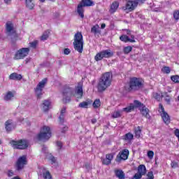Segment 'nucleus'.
I'll return each instance as SVG.
<instances>
[{"label": "nucleus", "mask_w": 179, "mask_h": 179, "mask_svg": "<svg viewBox=\"0 0 179 179\" xmlns=\"http://www.w3.org/2000/svg\"><path fill=\"white\" fill-rule=\"evenodd\" d=\"M106 28V24H102L101 25V29H105Z\"/></svg>", "instance_id": "62"}, {"label": "nucleus", "mask_w": 179, "mask_h": 179, "mask_svg": "<svg viewBox=\"0 0 179 179\" xmlns=\"http://www.w3.org/2000/svg\"><path fill=\"white\" fill-rule=\"evenodd\" d=\"M119 6L120 3L118 1H114L113 3H112V4L110 5V8L109 10L110 13H115Z\"/></svg>", "instance_id": "17"}, {"label": "nucleus", "mask_w": 179, "mask_h": 179, "mask_svg": "<svg viewBox=\"0 0 179 179\" xmlns=\"http://www.w3.org/2000/svg\"><path fill=\"white\" fill-rule=\"evenodd\" d=\"M123 139H124V141H132L134 139V134L127 133L124 136Z\"/></svg>", "instance_id": "33"}, {"label": "nucleus", "mask_w": 179, "mask_h": 179, "mask_svg": "<svg viewBox=\"0 0 179 179\" xmlns=\"http://www.w3.org/2000/svg\"><path fill=\"white\" fill-rule=\"evenodd\" d=\"M134 103L135 107H141V108H142V106H143V104L138 100H135L134 101Z\"/></svg>", "instance_id": "47"}, {"label": "nucleus", "mask_w": 179, "mask_h": 179, "mask_svg": "<svg viewBox=\"0 0 179 179\" xmlns=\"http://www.w3.org/2000/svg\"><path fill=\"white\" fill-rule=\"evenodd\" d=\"M76 90H83V83L79 82L76 87Z\"/></svg>", "instance_id": "43"}, {"label": "nucleus", "mask_w": 179, "mask_h": 179, "mask_svg": "<svg viewBox=\"0 0 179 179\" xmlns=\"http://www.w3.org/2000/svg\"><path fill=\"white\" fill-rule=\"evenodd\" d=\"M120 40H121V41H123V43H128V41L129 43H135V41H136L134 40H131V38H129V37H128V36H127V35H122L120 37Z\"/></svg>", "instance_id": "26"}, {"label": "nucleus", "mask_w": 179, "mask_h": 179, "mask_svg": "<svg viewBox=\"0 0 179 179\" xmlns=\"http://www.w3.org/2000/svg\"><path fill=\"white\" fill-rule=\"evenodd\" d=\"M115 175L118 179H125V173L122 169L115 170Z\"/></svg>", "instance_id": "18"}, {"label": "nucleus", "mask_w": 179, "mask_h": 179, "mask_svg": "<svg viewBox=\"0 0 179 179\" xmlns=\"http://www.w3.org/2000/svg\"><path fill=\"white\" fill-rule=\"evenodd\" d=\"M42 108L45 113L48 111V110L51 108V101L50 100L43 101L42 103Z\"/></svg>", "instance_id": "15"}, {"label": "nucleus", "mask_w": 179, "mask_h": 179, "mask_svg": "<svg viewBox=\"0 0 179 179\" xmlns=\"http://www.w3.org/2000/svg\"><path fill=\"white\" fill-rule=\"evenodd\" d=\"M131 51H132V47L131 46L124 47L123 48V52L124 54H129Z\"/></svg>", "instance_id": "40"}, {"label": "nucleus", "mask_w": 179, "mask_h": 179, "mask_svg": "<svg viewBox=\"0 0 179 179\" xmlns=\"http://www.w3.org/2000/svg\"><path fill=\"white\" fill-rule=\"evenodd\" d=\"M73 45L76 51L80 54L83 52V36L81 32H77L75 34Z\"/></svg>", "instance_id": "2"}, {"label": "nucleus", "mask_w": 179, "mask_h": 179, "mask_svg": "<svg viewBox=\"0 0 179 179\" xmlns=\"http://www.w3.org/2000/svg\"><path fill=\"white\" fill-rule=\"evenodd\" d=\"M153 156H155V152L153 151H148V157L150 159H153Z\"/></svg>", "instance_id": "51"}, {"label": "nucleus", "mask_w": 179, "mask_h": 179, "mask_svg": "<svg viewBox=\"0 0 179 179\" xmlns=\"http://www.w3.org/2000/svg\"><path fill=\"white\" fill-rule=\"evenodd\" d=\"M141 134H142V128L138 126V127L135 128L136 138H141Z\"/></svg>", "instance_id": "35"}, {"label": "nucleus", "mask_w": 179, "mask_h": 179, "mask_svg": "<svg viewBox=\"0 0 179 179\" xmlns=\"http://www.w3.org/2000/svg\"><path fill=\"white\" fill-rule=\"evenodd\" d=\"M134 108L135 105H134V103H130L129 106L124 108L122 111H124V113H131V111L134 110Z\"/></svg>", "instance_id": "29"}, {"label": "nucleus", "mask_w": 179, "mask_h": 179, "mask_svg": "<svg viewBox=\"0 0 179 179\" xmlns=\"http://www.w3.org/2000/svg\"><path fill=\"white\" fill-rule=\"evenodd\" d=\"M50 160L52 162V164L55 163V162H57V159H55V157L52 156L50 157Z\"/></svg>", "instance_id": "54"}, {"label": "nucleus", "mask_w": 179, "mask_h": 179, "mask_svg": "<svg viewBox=\"0 0 179 179\" xmlns=\"http://www.w3.org/2000/svg\"><path fill=\"white\" fill-rule=\"evenodd\" d=\"M22 75L17 74V73H13L9 76L10 80H22Z\"/></svg>", "instance_id": "22"}, {"label": "nucleus", "mask_w": 179, "mask_h": 179, "mask_svg": "<svg viewBox=\"0 0 179 179\" xmlns=\"http://www.w3.org/2000/svg\"><path fill=\"white\" fill-rule=\"evenodd\" d=\"M43 177L44 179H52V176H51V173H50V171L45 169H43Z\"/></svg>", "instance_id": "30"}, {"label": "nucleus", "mask_w": 179, "mask_h": 179, "mask_svg": "<svg viewBox=\"0 0 179 179\" xmlns=\"http://www.w3.org/2000/svg\"><path fill=\"white\" fill-rule=\"evenodd\" d=\"M8 176H9V177H12V176H13V172H12V171H8Z\"/></svg>", "instance_id": "60"}, {"label": "nucleus", "mask_w": 179, "mask_h": 179, "mask_svg": "<svg viewBox=\"0 0 179 179\" xmlns=\"http://www.w3.org/2000/svg\"><path fill=\"white\" fill-rule=\"evenodd\" d=\"M153 97L155 99V100H157V101H160L164 97V95H163V94H162V92L159 91L158 92H154Z\"/></svg>", "instance_id": "27"}, {"label": "nucleus", "mask_w": 179, "mask_h": 179, "mask_svg": "<svg viewBox=\"0 0 179 179\" xmlns=\"http://www.w3.org/2000/svg\"><path fill=\"white\" fill-rule=\"evenodd\" d=\"M54 17H55V19H58V17H59V13H55L54 14Z\"/></svg>", "instance_id": "57"}, {"label": "nucleus", "mask_w": 179, "mask_h": 179, "mask_svg": "<svg viewBox=\"0 0 179 179\" xmlns=\"http://www.w3.org/2000/svg\"><path fill=\"white\" fill-rule=\"evenodd\" d=\"M94 3L92 0H82L81 2L77 6V13L78 16L83 19L85 17V7L93 6Z\"/></svg>", "instance_id": "4"}, {"label": "nucleus", "mask_w": 179, "mask_h": 179, "mask_svg": "<svg viewBox=\"0 0 179 179\" xmlns=\"http://www.w3.org/2000/svg\"><path fill=\"white\" fill-rule=\"evenodd\" d=\"M173 17L176 20H178V19H179V10L175 11L173 13Z\"/></svg>", "instance_id": "50"}, {"label": "nucleus", "mask_w": 179, "mask_h": 179, "mask_svg": "<svg viewBox=\"0 0 179 179\" xmlns=\"http://www.w3.org/2000/svg\"><path fill=\"white\" fill-rule=\"evenodd\" d=\"M57 146H58V148H59V149H61L62 148V143L61 141H58L57 143Z\"/></svg>", "instance_id": "55"}, {"label": "nucleus", "mask_w": 179, "mask_h": 179, "mask_svg": "<svg viewBox=\"0 0 179 179\" xmlns=\"http://www.w3.org/2000/svg\"><path fill=\"white\" fill-rule=\"evenodd\" d=\"M29 52H30L29 48H23L16 52L14 59H23V58L29 55Z\"/></svg>", "instance_id": "11"}, {"label": "nucleus", "mask_w": 179, "mask_h": 179, "mask_svg": "<svg viewBox=\"0 0 179 179\" xmlns=\"http://www.w3.org/2000/svg\"><path fill=\"white\" fill-rule=\"evenodd\" d=\"M65 113H66V108L64 107L61 110L60 116L59 117V122L64 124V120L65 118Z\"/></svg>", "instance_id": "23"}, {"label": "nucleus", "mask_w": 179, "mask_h": 179, "mask_svg": "<svg viewBox=\"0 0 179 179\" xmlns=\"http://www.w3.org/2000/svg\"><path fill=\"white\" fill-rule=\"evenodd\" d=\"M64 54L65 55H69V54H71V50L69 48H65L64 50Z\"/></svg>", "instance_id": "53"}, {"label": "nucleus", "mask_w": 179, "mask_h": 179, "mask_svg": "<svg viewBox=\"0 0 179 179\" xmlns=\"http://www.w3.org/2000/svg\"><path fill=\"white\" fill-rule=\"evenodd\" d=\"M91 33H93L95 36L96 34H101V30H100V26L96 24L91 28Z\"/></svg>", "instance_id": "19"}, {"label": "nucleus", "mask_w": 179, "mask_h": 179, "mask_svg": "<svg viewBox=\"0 0 179 179\" xmlns=\"http://www.w3.org/2000/svg\"><path fill=\"white\" fill-rule=\"evenodd\" d=\"M48 79L47 78H44L37 85L36 87V90H42L43 89H44L45 85H47V82H48Z\"/></svg>", "instance_id": "20"}, {"label": "nucleus", "mask_w": 179, "mask_h": 179, "mask_svg": "<svg viewBox=\"0 0 179 179\" xmlns=\"http://www.w3.org/2000/svg\"><path fill=\"white\" fill-rule=\"evenodd\" d=\"M142 175L139 173V172H137L132 178L131 179H141L142 178Z\"/></svg>", "instance_id": "48"}, {"label": "nucleus", "mask_w": 179, "mask_h": 179, "mask_svg": "<svg viewBox=\"0 0 179 179\" xmlns=\"http://www.w3.org/2000/svg\"><path fill=\"white\" fill-rule=\"evenodd\" d=\"M36 138L38 141H48L51 138V129L50 127L43 126Z\"/></svg>", "instance_id": "5"}, {"label": "nucleus", "mask_w": 179, "mask_h": 179, "mask_svg": "<svg viewBox=\"0 0 179 179\" xmlns=\"http://www.w3.org/2000/svg\"><path fill=\"white\" fill-rule=\"evenodd\" d=\"M67 94H68V92H66V91H64L62 92L63 103H69V101H71V97L66 96Z\"/></svg>", "instance_id": "28"}, {"label": "nucleus", "mask_w": 179, "mask_h": 179, "mask_svg": "<svg viewBox=\"0 0 179 179\" xmlns=\"http://www.w3.org/2000/svg\"><path fill=\"white\" fill-rule=\"evenodd\" d=\"M66 129H68L67 127H64V129L62 130V132L64 134V132H65V131H66Z\"/></svg>", "instance_id": "61"}, {"label": "nucleus", "mask_w": 179, "mask_h": 179, "mask_svg": "<svg viewBox=\"0 0 179 179\" xmlns=\"http://www.w3.org/2000/svg\"><path fill=\"white\" fill-rule=\"evenodd\" d=\"M113 80V73L110 72H106L102 75L99 79L98 83V89L99 90H106L107 87L111 85V81Z\"/></svg>", "instance_id": "1"}, {"label": "nucleus", "mask_w": 179, "mask_h": 179, "mask_svg": "<svg viewBox=\"0 0 179 179\" xmlns=\"http://www.w3.org/2000/svg\"><path fill=\"white\" fill-rule=\"evenodd\" d=\"M50 36V31H45L43 35L41 36V41H45V40H47V38H48Z\"/></svg>", "instance_id": "32"}, {"label": "nucleus", "mask_w": 179, "mask_h": 179, "mask_svg": "<svg viewBox=\"0 0 179 179\" xmlns=\"http://www.w3.org/2000/svg\"><path fill=\"white\" fill-rule=\"evenodd\" d=\"M113 118H118L121 117V111L120 110H116L112 113Z\"/></svg>", "instance_id": "37"}, {"label": "nucleus", "mask_w": 179, "mask_h": 179, "mask_svg": "<svg viewBox=\"0 0 179 179\" xmlns=\"http://www.w3.org/2000/svg\"><path fill=\"white\" fill-rule=\"evenodd\" d=\"M102 164L108 166L109 164H111V162L106 157L102 159Z\"/></svg>", "instance_id": "46"}, {"label": "nucleus", "mask_w": 179, "mask_h": 179, "mask_svg": "<svg viewBox=\"0 0 179 179\" xmlns=\"http://www.w3.org/2000/svg\"><path fill=\"white\" fill-rule=\"evenodd\" d=\"M83 96V90H76L74 94V97L77 99H82Z\"/></svg>", "instance_id": "34"}, {"label": "nucleus", "mask_w": 179, "mask_h": 179, "mask_svg": "<svg viewBox=\"0 0 179 179\" xmlns=\"http://www.w3.org/2000/svg\"><path fill=\"white\" fill-rule=\"evenodd\" d=\"M5 128L7 132H10L15 129V124H13V120H8L5 122Z\"/></svg>", "instance_id": "14"}, {"label": "nucleus", "mask_w": 179, "mask_h": 179, "mask_svg": "<svg viewBox=\"0 0 179 179\" xmlns=\"http://www.w3.org/2000/svg\"><path fill=\"white\" fill-rule=\"evenodd\" d=\"M171 166L173 169H177V167H178V163H177L176 162L173 161L171 164Z\"/></svg>", "instance_id": "52"}, {"label": "nucleus", "mask_w": 179, "mask_h": 179, "mask_svg": "<svg viewBox=\"0 0 179 179\" xmlns=\"http://www.w3.org/2000/svg\"><path fill=\"white\" fill-rule=\"evenodd\" d=\"M164 97H165V101L170 104V101L171 100V96H169L167 94H163Z\"/></svg>", "instance_id": "45"}, {"label": "nucleus", "mask_w": 179, "mask_h": 179, "mask_svg": "<svg viewBox=\"0 0 179 179\" xmlns=\"http://www.w3.org/2000/svg\"><path fill=\"white\" fill-rule=\"evenodd\" d=\"M111 57H114V52L107 49L98 52L94 57V59L95 61H101L103 58H111Z\"/></svg>", "instance_id": "7"}, {"label": "nucleus", "mask_w": 179, "mask_h": 179, "mask_svg": "<svg viewBox=\"0 0 179 179\" xmlns=\"http://www.w3.org/2000/svg\"><path fill=\"white\" fill-rule=\"evenodd\" d=\"M91 122H92V124H96V123L97 122V120H96V119H92V120H91Z\"/></svg>", "instance_id": "58"}, {"label": "nucleus", "mask_w": 179, "mask_h": 179, "mask_svg": "<svg viewBox=\"0 0 179 179\" xmlns=\"http://www.w3.org/2000/svg\"><path fill=\"white\" fill-rule=\"evenodd\" d=\"M144 83L145 81L143 79L134 77L130 79L129 87L131 89V90H134V89H142V87H143Z\"/></svg>", "instance_id": "6"}, {"label": "nucleus", "mask_w": 179, "mask_h": 179, "mask_svg": "<svg viewBox=\"0 0 179 179\" xmlns=\"http://www.w3.org/2000/svg\"><path fill=\"white\" fill-rule=\"evenodd\" d=\"M15 97V92H12L11 91H8L5 95L3 99L6 101H9L12 100Z\"/></svg>", "instance_id": "21"}, {"label": "nucleus", "mask_w": 179, "mask_h": 179, "mask_svg": "<svg viewBox=\"0 0 179 179\" xmlns=\"http://www.w3.org/2000/svg\"><path fill=\"white\" fill-rule=\"evenodd\" d=\"M129 156V150L128 149H124L120 151L116 157L115 162L117 163H121L122 160H127Z\"/></svg>", "instance_id": "12"}, {"label": "nucleus", "mask_w": 179, "mask_h": 179, "mask_svg": "<svg viewBox=\"0 0 179 179\" xmlns=\"http://www.w3.org/2000/svg\"><path fill=\"white\" fill-rule=\"evenodd\" d=\"M29 61H30V59H25V62H26V64H27V62H29Z\"/></svg>", "instance_id": "64"}, {"label": "nucleus", "mask_w": 179, "mask_h": 179, "mask_svg": "<svg viewBox=\"0 0 179 179\" xmlns=\"http://www.w3.org/2000/svg\"><path fill=\"white\" fill-rule=\"evenodd\" d=\"M100 106H101V102L100 101V99H96L92 103V106L94 107V108H99Z\"/></svg>", "instance_id": "36"}, {"label": "nucleus", "mask_w": 179, "mask_h": 179, "mask_svg": "<svg viewBox=\"0 0 179 179\" xmlns=\"http://www.w3.org/2000/svg\"><path fill=\"white\" fill-rule=\"evenodd\" d=\"M138 6V1H128L125 6L122 7V10L126 12V13H129V12H132L135 10L136 7Z\"/></svg>", "instance_id": "10"}, {"label": "nucleus", "mask_w": 179, "mask_h": 179, "mask_svg": "<svg viewBox=\"0 0 179 179\" xmlns=\"http://www.w3.org/2000/svg\"><path fill=\"white\" fill-rule=\"evenodd\" d=\"M10 145L12 146L13 149L24 150V149L29 148V141L26 139L11 140L10 141Z\"/></svg>", "instance_id": "3"}, {"label": "nucleus", "mask_w": 179, "mask_h": 179, "mask_svg": "<svg viewBox=\"0 0 179 179\" xmlns=\"http://www.w3.org/2000/svg\"><path fill=\"white\" fill-rule=\"evenodd\" d=\"M130 37H131L130 40H133V41H135V36L131 35Z\"/></svg>", "instance_id": "59"}, {"label": "nucleus", "mask_w": 179, "mask_h": 179, "mask_svg": "<svg viewBox=\"0 0 179 179\" xmlns=\"http://www.w3.org/2000/svg\"><path fill=\"white\" fill-rule=\"evenodd\" d=\"M162 71L163 72V73L169 74V73H170L171 72V69L169 66H164L162 69Z\"/></svg>", "instance_id": "38"}, {"label": "nucleus", "mask_w": 179, "mask_h": 179, "mask_svg": "<svg viewBox=\"0 0 179 179\" xmlns=\"http://www.w3.org/2000/svg\"><path fill=\"white\" fill-rule=\"evenodd\" d=\"M26 164H27V157L26 155L20 157L15 164L16 171H22V170L24 169V166H26Z\"/></svg>", "instance_id": "9"}, {"label": "nucleus", "mask_w": 179, "mask_h": 179, "mask_svg": "<svg viewBox=\"0 0 179 179\" xmlns=\"http://www.w3.org/2000/svg\"><path fill=\"white\" fill-rule=\"evenodd\" d=\"M11 0H4L5 3H9V2H10Z\"/></svg>", "instance_id": "63"}, {"label": "nucleus", "mask_w": 179, "mask_h": 179, "mask_svg": "<svg viewBox=\"0 0 179 179\" xmlns=\"http://www.w3.org/2000/svg\"><path fill=\"white\" fill-rule=\"evenodd\" d=\"M140 111L143 117L145 118H150V115H149V109H148L145 105H142Z\"/></svg>", "instance_id": "16"}, {"label": "nucleus", "mask_w": 179, "mask_h": 179, "mask_svg": "<svg viewBox=\"0 0 179 179\" xmlns=\"http://www.w3.org/2000/svg\"><path fill=\"white\" fill-rule=\"evenodd\" d=\"M90 104H92V101H83L79 103L78 107L80 108H87Z\"/></svg>", "instance_id": "25"}, {"label": "nucleus", "mask_w": 179, "mask_h": 179, "mask_svg": "<svg viewBox=\"0 0 179 179\" xmlns=\"http://www.w3.org/2000/svg\"><path fill=\"white\" fill-rule=\"evenodd\" d=\"M171 80H172V82H174V83H179V76H172L171 77Z\"/></svg>", "instance_id": "39"}, {"label": "nucleus", "mask_w": 179, "mask_h": 179, "mask_svg": "<svg viewBox=\"0 0 179 179\" xmlns=\"http://www.w3.org/2000/svg\"><path fill=\"white\" fill-rule=\"evenodd\" d=\"M106 157L111 163V161L114 159V153L107 154Z\"/></svg>", "instance_id": "44"}, {"label": "nucleus", "mask_w": 179, "mask_h": 179, "mask_svg": "<svg viewBox=\"0 0 179 179\" xmlns=\"http://www.w3.org/2000/svg\"><path fill=\"white\" fill-rule=\"evenodd\" d=\"M42 152H43V153H45V152H47V147H45V145H43Z\"/></svg>", "instance_id": "56"}, {"label": "nucleus", "mask_w": 179, "mask_h": 179, "mask_svg": "<svg viewBox=\"0 0 179 179\" xmlns=\"http://www.w3.org/2000/svg\"><path fill=\"white\" fill-rule=\"evenodd\" d=\"M6 30L8 36H12L13 34H16V29H15V27L13 26V23L10 21H8L6 24Z\"/></svg>", "instance_id": "13"}, {"label": "nucleus", "mask_w": 179, "mask_h": 179, "mask_svg": "<svg viewBox=\"0 0 179 179\" xmlns=\"http://www.w3.org/2000/svg\"><path fill=\"white\" fill-rule=\"evenodd\" d=\"M137 170L138 173L142 176H145V174H146V166L143 164L140 165Z\"/></svg>", "instance_id": "24"}, {"label": "nucleus", "mask_w": 179, "mask_h": 179, "mask_svg": "<svg viewBox=\"0 0 179 179\" xmlns=\"http://www.w3.org/2000/svg\"><path fill=\"white\" fill-rule=\"evenodd\" d=\"M25 2L26 6L28 9H33V8H34V3L33 2V0H25Z\"/></svg>", "instance_id": "31"}, {"label": "nucleus", "mask_w": 179, "mask_h": 179, "mask_svg": "<svg viewBox=\"0 0 179 179\" xmlns=\"http://www.w3.org/2000/svg\"><path fill=\"white\" fill-rule=\"evenodd\" d=\"M148 178L147 179H155V176L153 175L152 171H150L147 174Z\"/></svg>", "instance_id": "49"}, {"label": "nucleus", "mask_w": 179, "mask_h": 179, "mask_svg": "<svg viewBox=\"0 0 179 179\" xmlns=\"http://www.w3.org/2000/svg\"><path fill=\"white\" fill-rule=\"evenodd\" d=\"M158 112L159 113V115L162 119L163 122H164L166 125H169V124H170L171 122L170 115H169V113H167V112H166V110H164L163 104H159Z\"/></svg>", "instance_id": "8"}, {"label": "nucleus", "mask_w": 179, "mask_h": 179, "mask_svg": "<svg viewBox=\"0 0 179 179\" xmlns=\"http://www.w3.org/2000/svg\"><path fill=\"white\" fill-rule=\"evenodd\" d=\"M37 44H38V41H34L33 42L29 43V47H31V48H36Z\"/></svg>", "instance_id": "42"}, {"label": "nucleus", "mask_w": 179, "mask_h": 179, "mask_svg": "<svg viewBox=\"0 0 179 179\" xmlns=\"http://www.w3.org/2000/svg\"><path fill=\"white\" fill-rule=\"evenodd\" d=\"M44 92H43L42 90H36L35 91V94L37 97V99H41L43 96Z\"/></svg>", "instance_id": "41"}]
</instances>
